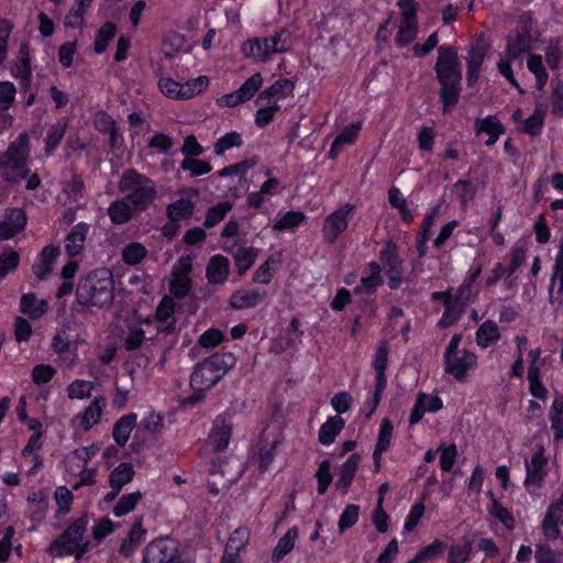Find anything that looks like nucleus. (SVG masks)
<instances>
[{"mask_svg":"<svg viewBox=\"0 0 563 563\" xmlns=\"http://www.w3.org/2000/svg\"><path fill=\"white\" fill-rule=\"evenodd\" d=\"M55 500L58 507V514L67 515L70 511L74 495L66 486H58L54 493Z\"/></svg>","mask_w":563,"mask_h":563,"instance_id":"obj_55","label":"nucleus"},{"mask_svg":"<svg viewBox=\"0 0 563 563\" xmlns=\"http://www.w3.org/2000/svg\"><path fill=\"white\" fill-rule=\"evenodd\" d=\"M360 518V506L355 504H349L340 515L338 521V529L341 533L345 532L350 528L356 525Z\"/></svg>","mask_w":563,"mask_h":563,"instance_id":"obj_44","label":"nucleus"},{"mask_svg":"<svg viewBox=\"0 0 563 563\" xmlns=\"http://www.w3.org/2000/svg\"><path fill=\"white\" fill-rule=\"evenodd\" d=\"M128 202V200H117L110 205L108 213L112 222L122 224L132 218V209Z\"/></svg>","mask_w":563,"mask_h":563,"instance_id":"obj_40","label":"nucleus"},{"mask_svg":"<svg viewBox=\"0 0 563 563\" xmlns=\"http://www.w3.org/2000/svg\"><path fill=\"white\" fill-rule=\"evenodd\" d=\"M107 401L103 396L95 397V399L74 418V423H78L84 431L91 430L101 421Z\"/></svg>","mask_w":563,"mask_h":563,"instance_id":"obj_15","label":"nucleus"},{"mask_svg":"<svg viewBox=\"0 0 563 563\" xmlns=\"http://www.w3.org/2000/svg\"><path fill=\"white\" fill-rule=\"evenodd\" d=\"M84 189L85 183L77 173H74L71 179L65 183L63 187V191L70 201H78L84 195Z\"/></svg>","mask_w":563,"mask_h":563,"instance_id":"obj_50","label":"nucleus"},{"mask_svg":"<svg viewBox=\"0 0 563 563\" xmlns=\"http://www.w3.org/2000/svg\"><path fill=\"white\" fill-rule=\"evenodd\" d=\"M531 45V35L528 27L522 26L516 31V34L507 37L506 56L509 60L518 58L521 54L528 52Z\"/></svg>","mask_w":563,"mask_h":563,"instance_id":"obj_20","label":"nucleus"},{"mask_svg":"<svg viewBox=\"0 0 563 563\" xmlns=\"http://www.w3.org/2000/svg\"><path fill=\"white\" fill-rule=\"evenodd\" d=\"M316 479L318 495L322 496L328 492L329 486L333 481L331 463L329 460H323L319 463L318 470L316 472Z\"/></svg>","mask_w":563,"mask_h":563,"instance_id":"obj_39","label":"nucleus"},{"mask_svg":"<svg viewBox=\"0 0 563 563\" xmlns=\"http://www.w3.org/2000/svg\"><path fill=\"white\" fill-rule=\"evenodd\" d=\"M500 340V332L497 323L493 320H485L476 330V344L485 350Z\"/></svg>","mask_w":563,"mask_h":563,"instance_id":"obj_28","label":"nucleus"},{"mask_svg":"<svg viewBox=\"0 0 563 563\" xmlns=\"http://www.w3.org/2000/svg\"><path fill=\"white\" fill-rule=\"evenodd\" d=\"M472 542L451 545L446 563H466L471 560Z\"/></svg>","mask_w":563,"mask_h":563,"instance_id":"obj_48","label":"nucleus"},{"mask_svg":"<svg viewBox=\"0 0 563 563\" xmlns=\"http://www.w3.org/2000/svg\"><path fill=\"white\" fill-rule=\"evenodd\" d=\"M191 289V280L185 275L175 276L169 283L170 294L178 298H185Z\"/></svg>","mask_w":563,"mask_h":563,"instance_id":"obj_57","label":"nucleus"},{"mask_svg":"<svg viewBox=\"0 0 563 563\" xmlns=\"http://www.w3.org/2000/svg\"><path fill=\"white\" fill-rule=\"evenodd\" d=\"M88 518L86 515L70 522L67 528L59 534L49 545V553H54L60 549H65L78 541H84L87 531Z\"/></svg>","mask_w":563,"mask_h":563,"instance_id":"obj_11","label":"nucleus"},{"mask_svg":"<svg viewBox=\"0 0 563 563\" xmlns=\"http://www.w3.org/2000/svg\"><path fill=\"white\" fill-rule=\"evenodd\" d=\"M398 249H380V261L384 264L387 285L391 290H397L404 283L402 263L398 257Z\"/></svg>","mask_w":563,"mask_h":563,"instance_id":"obj_12","label":"nucleus"},{"mask_svg":"<svg viewBox=\"0 0 563 563\" xmlns=\"http://www.w3.org/2000/svg\"><path fill=\"white\" fill-rule=\"evenodd\" d=\"M353 208V205L346 203L325 219L323 234L327 243H333L338 235L347 228V218L352 213Z\"/></svg>","mask_w":563,"mask_h":563,"instance_id":"obj_14","label":"nucleus"},{"mask_svg":"<svg viewBox=\"0 0 563 563\" xmlns=\"http://www.w3.org/2000/svg\"><path fill=\"white\" fill-rule=\"evenodd\" d=\"M282 443L280 438H274L272 441H268L267 435L263 432L261 433L255 452L253 454V459L257 463V471L261 475L265 474L272 463L274 462L277 455V449Z\"/></svg>","mask_w":563,"mask_h":563,"instance_id":"obj_13","label":"nucleus"},{"mask_svg":"<svg viewBox=\"0 0 563 563\" xmlns=\"http://www.w3.org/2000/svg\"><path fill=\"white\" fill-rule=\"evenodd\" d=\"M438 451L440 453V468L443 472L452 471L459 456L456 444L454 442L449 445L441 443Z\"/></svg>","mask_w":563,"mask_h":563,"instance_id":"obj_41","label":"nucleus"},{"mask_svg":"<svg viewBox=\"0 0 563 563\" xmlns=\"http://www.w3.org/2000/svg\"><path fill=\"white\" fill-rule=\"evenodd\" d=\"M394 434V424L388 418H384L379 424L378 437L375 446L378 450H388Z\"/></svg>","mask_w":563,"mask_h":563,"instance_id":"obj_52","label":"nucleus"},{"mask_svg":"<svg viewBox=\"0 0 563 563\" xmlns=\"http://www.w3.org/2000/svg\"><path fill=\"white\" fill-rule=\"evenodd\" d=\"M145 340V332L139 325H129L128 333L124 339V347L128 351L139 350Z\"/></svg>","mask_w":563,"mask_h":563,"instance_id":"obj_54","label":"nucleus"},{"mask_svg":"<svg viewBox=\"0 0 563 563\" xmlns=\"http://www.w3.org/2000/svg\"><path fill=\"white\" fill-rule=\"evenodd\" d=\"M388 354H389V345L387 341L382 340L378 342L374 360H373V368L375 372H386L387 363H388Z\"/></svg>","mask_w":563,"mask_h":563,"instance_id":"obj_58","label":"nucleus"},{"mask_svg":"<svg viewBox=\"0 0 563 563\" xmlns=\"http://www.w3.org/2000/svg\"><path fill=\"white\" fill-rule=\"evenodd\" d=\"M263 84V77L260 73L252 75L242 86L238 89L242 99L250 100L261 88Z\"/></svg>","mask_w":563,"mask_h":563,"instance_id":"obj_62","label":"nucleus"},{"mask_svg":"<svg viewBox=\"0 0 563 563\" xmlns=\"http://www.w3.org/2000/svg\"><path fill=\"white\" fill-rule=\"evenodd\" d=\"M360 463L361 455L358 453H353L340 466L339 478L335 483V486L341 493H347L350 486L354 481Z\"/></svg>","mask_w":563,"mask_h":563,"instance_id":"obj_22","label":"nucleus"},{"mask_svg":"<svg viewBox=\"0 0 563 563\" xmlns=\"http://www.w3.org/2000/svg\"><path fill=\"white\" fill-rule=\"evenodd\" d=\"M492 503L488 507V514L500 522L507 530H514L516 520L512 512L503 506V504L495 497L492 490L488 492Z\"/></svg>","mask_w":563,"mask_h":563,"instance_id":"obj_29","label":"nucleus"},{"mask_svg":"<svg viewBox=\"0 0 563 563\" xmlns=\"http://www.w3.org/2000/svg\"><path fill=\"white\" fill-rule=\"evenodd\" d=\"M180 167L184 170H189L192 177L208 174L212 169L208 162L196 158H185L180 163Z\"/></svg>","mask_w":563,"mask_h":563,"instance_id":"obj_64","label":"nucleus"},{"mask_svg":"<svg viewBox=\"0 0 563 563\" xmlns=\"http://www.w3.org/2000/svg\"><path fill=\"white\" fill-rule=\"evenodd\" d=\"M117 32V26L112 22H106L102 24V26L98 30L96 40L93 43V49L97 54H102L106 52L109 42L114 37Z\"/></svg>","mask_w":563,"mask_h":563,"instance_id":"obj_37","label":"nucleus"},{"mask_svg":"<svg viewBox=\"0 0 563 563\" xmlns=\"http://www.w3.org/2000/svg\"><path fill=\"white\" fill-rule=\"evenodd\" d=\"M549 419L554 439L558 441L563 438V396L556 397L550 408Z\"/></svg>","mask_w":563,"mask_h":563,"instance_id":"obj_33","label":"nucleus"},{"mask_svg":"<svg viewBox=\"0 0 563 563\" xmlns=\"http://www.w3.org/2000/svg\"><path fill=\"white\" fill-rule=\"evenodd\" d=\"M291 49V34L283 27L272 36L253 37L245 41L241 52L246 58H254L260 62H267L275 54H283Z\"/></svg>","mask_w":563,"mask_h":563,"instance_id":"obj_6","label":"nucleus"},{"mask_svg":"<svg viewBox=\"0 0 563 563\" xmlns=\"http://www.w3.org/2000/svg\"><path fill=\"white\" fill-rule=\"evenodd\" d=\"M306 219L301 211H288L280 217L274 224V230L292 229Z\"/></svg>","mask_w":563,"mask_h":563,"instance_id":"obj_59","label":"nucleus"},{"mask_svg":"<svg viewBox=\"0 0 563 563\" xmlns=\"http://www.w3.org/2000/svg\"><path fill=\"white\" fill-rule=\"evenodd\" d=\"M141 499L142 493L140 490L122 495L112 509L113 516L115 518L124 517L135 509Z\"/></svg>","mask_w":563,"mask_h":563,"instance_id":"obj_34","label":"nucleus"},{"mask_svg":"<svg viewBox=\"0 0 563 563\" xmlns=\"http://www.w3.org/2000/svg\"><path fill=\"white\" fill-rule=\"evenodd\" d=\"M20 310L32 320H38L48 311V303L45 299H37L35 294H23L20 299Z\"/></svg>","mask_w":563,"mask_h":563,"instance_id":"obj_25","label":"nucleus"},{"mask_svg":"<svg viewBox=\"0 0 563 563\" xmlns=\"http://www.w3.org/2000/svg\"><path fill=\"white\" fill-rule=\"evenodd\" d=\"M528 69L536 76L538 90H542L548 82V71L542 63V57L537 54H531L527 60Z\"/></svg>","mask_w":563,"mask_h":563,"instance_id":"obj_36","label":"nucleus"},{"mask_svg":"<svg viewBox=\"0 0 563 563\" xmlns=\"http://www.w3.org/2000/svg\"><path fill=\"white\" fill-rule=\"evenodd\" d=\"M236 364V357L231 352H216L198 362L190 376V387L210 390Z\"/></svg>","mask_w":563,"mask_h":563,"instance_id":"obj_3","label":"nucleus"},{"mask_svg":"<svg viewBox=\"0 0 563 563\" xmlns=\"http://www.w3.org/2000/svg\"><path fill=\"white\" fill-rule=\"evenodd\" d=\"M279 260H275L273 256L268 257L254 273L253 280L256 284L267 285L274 277L272 264H277Z\"/></svg>","mask_w":563,"mask_h":563,"instance_id":"obj_61","label":"nucleus"},{"mask_svg":"<svg viewBox=\"0 0 563 563\" xmlns=\"http://www.w3.org/2000/svg\"><path fill=\"white\" fill-rule=\"evenodd\" d=\"M134 475L135 471L133 464L130 462H122L110 473L109 485H115L119 488H123V486L133 481Z\"/></svg>","mask_w":563,"mask_h":563,"instance_id":"obj_32","label":"nucleus"},{"mask_svg":"<svg viewBox=\"0 0 563 563\" xmlns=\"http://www.w3.org/2000/svg\"><path fill=\"white\" fill-rule=\"evenodd\" d=\"M118 188L121 192H128L125 199L139 211L147 209L157 194L155 184L135 169L122 173Z\"/></svg>","mask_w":563,"mask_h":563,"instance_id":"obj_5","label":"nucleus"},{"mask_svg":"<svg viewBox=\"0 0 563 563\" xmlns=\"http://www.w3.org/2000/svg\"><path fill=\"white\" fill-rule=\"evenodd\" d=\"M260 249H236L234 267L239 276L244 275L254 264Z\"/></svg>","mask_w":563,"mask_h":563,"instance_id":"obj_35","label":"nucleus"},{"mask_svg":"<svg viewBox=\"0 0 563 563\" xmlns=\"http://www.w3.org/2000/svg\"><path fill=\"white\" fill-rule=\"evenodd\" d=\"M29 134L22 132L9 144L4 152H0V177L8 184H18L26 178L30 169L27 161L30 157Z\"/></svg>","mask_w":563,"mask_h":563,"instance_id":"obj_4","label":"nucleus"},{"mask_svg":"<svg viewBox=\"0 0 563 563\" xmlns=\"http://www.w3.org/2000/svg\"><path fill=\"white\" fill-rule=\"evenodd\" d=\"M59 255L60 249H42L41 254L32 265L33 274L37 279H47Z\"/></svg>","mask_w":563,"mask_h":563,"instance_id":"obj_21","label":"nucleus"},{"mask_svg":"<svg viewBox=\"0 0 563 563\" xmlns=\"http://www.w3.org/2000/svg\"><path fill=\"white\" fill-rule=\"evenodd\" d=\"M369 275L364 276L360 280V285L354 287L355 295L367 294L373 295L377 288L383 285L382 268L378 263L371 262L368 264Z\"/></svg>","mask_w":563,"mask_h":563,"instance_id":"obj_27","label":"nucleus"},{"mask_svg":"<svg viewBox=\"0 0 563 563\" xmlns=\"http://www.w3.org/2000/svg\"><path fill=\"white\" fill-rule=\"evenodd\" d=\"M93 384L85 379H75L67 387L68 397L70 399H88L91 396Z\"/></svg>","mask_w":563,"mask_h":563,"instance_id":"obj_47","label":"nucleus"},{"mask_svg":"<svg viewBox=\"0 0 563 563\" xmlns=\"http://www.w3.org/2000/svg\"><path fill=\"white\" fill-rule=\"evenodd\" d=\"M224 338L225 336L220 329L210 328L199 336L198 343L205 349H212L221 344L224 341Z\"/></svg>","mask_w":563,"mask_h":563,"instance_id":"obj_63","label":"nucleus"},{"mask_svg":"<svg viewBox=\"0 0 563 563\" xmlns=\"http://www.w3.org/2000/svg\"><path fill=\"white\" fill-rule=\"evenodd\" d=\"M232 437V426L224 422V420L218 416L214 421L212 429L208 437V444L216 452L224 451Z\"/></svg>","mask_w":563,"mask_h":563,"instance_id":"obj_17","label":"nucleus"},{"mask_svg":"<svg viewBox=\"0 0 563 563\" xmlns=\"http://www.w3.org/2000/svg\"><path fill=\"white\" fill-rule=\"evenodd\" d=\"M230 262L223 255H213L207 265L206 277L210 284H223L228 279Z\"/></svg>","mask_w":563,"mask_h":563,"instance_id":"obj_26","label":"nucleus"},{"mask_svg":"<svg viewBox=\"0 0 563 563\" xmlns=\"http://www.w3.org/2000/svg\"><path fill=\"white\" fill-rule=\"evenodd\" d=\"M260 109L256 111L255 114V123L258 126H266L269 124L276 112L280 110V107L277 103H271L268 101H264V104H258Z\"/></svg>","mask_w":563,"mask_h":563,"instance_id":"obj_53","label":"nucleus"},{"mask_svg":"<svg viewBox=\"0 0 563 563\" xmlns=\"http://www.w3.org/2000/svg\"><path fill=\"white\" fill-rule=\"evenodd\" d=\"M295 89V82L290 79L283 78L276 80L271 87L263 90L256 99V104H264V101L277 103L278 100L291 95Z\"/></svg>","mask_w":563,"mask_h":563,"instance_id":"obj_19","label":"nucleus"},{"mask_svg":"<svg viewBox=\"0 0 563 563\" xmlns=\"http://www.w3.org/2000/svg\"><path fill=\"white\" fill-rule=\"evenodd\" d=\"M67 123L58 121L49 128L45 139V152L51 154L63 140L66 132Z\"/></svg>","mask_w":563,"mask_h":563,"instance_id":"obj_42","label":"nucleus"},{"mask_svg":"<svg viewBox=\"0 0 563 563\" xmlns=\"http://www.w3.org/2000/svg\"><path fill=\"white\" fill-rule=\"evenodd\" d=\"M267 296L265 290L254 289H239L235 290L230 299L229 305L235 310H245L255 308L261 305Z\"/></svg>","mask_w":563,"mask_h":563,"instance_id":"obj_16","label":"nucleus"},{"mask_svg":"<svg viewBox=\"0 0 563 563\" xmlns=\"http://www.w3.org/2000/svg\"><path fill=\"white\" fill-rule=\"evenodd\" d=\"M195 209V202L189 198H180L170 205L166 209L167 217L169 220L179 221L189 219Z\"/></svg>","mask_w":563,"mask_h":563,"instance_id":"obj_31","label":"nucleus"},{"mask_svg":"<svg viewBox=\"0 0 563 563\" xmlns=\"http://www.w3.org/2000/svg\"><path fill=\"white\" fill-rule=\"evenodd\" d=\"M561 516L560 514H552L547 511L543 520H542V532L543 534L551 540H555L560 537L561 531L559 528Z\"/></svg>","mask_w":563,"mask_h":563,"instance_id":"obj_51","label":"nucleus"},{"mask_svg":"<svg viewBox=\"0 0 563 563\" xmlns=\"http://www.w3.org/2000/svg\"><path fill=\"white\" fill-rule=\"evenodd\" d=\"M142 563H185L180 542L170 536H159L143 549Z\"/></svg>","mask_w":563,"mask_h":563,"instance_id":"obj_7","label":"nucleus"},{"mask_svg":"<svg viewBox=\"0 0 563 563\" xmlns=\"http://www.w3.org/2000/svg\"><path fill=\"white\" fill-rule=\"evenodd\" d=\"M543 124L544 111L537 107L533 114H531L527 120L523 121V125L520 129V131L531 136H537L541 133Z\"/></svg>","mask_w":563,"mask_h":563,"instance_id":"obj_46","label":"nucleus"},{"mask_svg":"<svg viewBox=\"0 0 563 563\" xmlns=\"http://www.w3.org/2000/svg\"><path fill=\"white\" fill-rule=\"evenodd\" d=\"M26 224V216L20 208H13L7 211L5 219L0 223V240L13 238L22 231Z\"/></svg>","mask_w":563,"mask_h":563,"instance_id":"obj_18","label":"nucleus"},{"mask_svg":"<svg viewBox=\"0 0 563 563\" xmlns=\"http://www.w3.org/2000/svg\"><path fill=\"white\" fill-rule=\"evenodd\" d=\"M444 372L452 375L457 382H464L471 368L476 366L477 356L475 353L462 349L461 352L451 355H443Z\"/></svg>","mask_w":563,"mask_h":563,"instance_id":"obj_8","label":"nucleus"},{"mask_svg":"<svg viewBox=\"0 0 563 563\" xmlns=\"http://www.w3.org/2000/svg\"><path fill=\"white\" fill-rule=\"evenodd\" d=\"M114 299V280L109 268H96L79 277L73 311L84 313L87 309L110 307Z\"/></svg>","mask_w":563,"mask_h":563,"instance_id":"obj_1","label":"nucleus"},{"mask_svg":"<svg viewBox=\"0 0 563 563\" xmlns=\"http://www.w3.org/2000/svg\"><path fill=\"white\" fill-rule=\"evenodd\" d=\"M548 457L544 454V449L540 446L532 453L531 460L525 462L526 478L523 482L525 487L528 489L531 485L541 487L548 475Z\"/></svg>","mask_w":563,"mask_h":563,"instance_id":"obj_10","label":"nucleus"},{"mask_svg":"<svg viewBox=\"0 0 563 563\" xmlns=\"http://www.w3.org/2000/svg\"><path fill=\"white\" fill-rule=\"evenodd\" d=\"M548 66L552 70L560 69L563 65V52L559 40L551 41L544 55Z\"/></svg>","mask_w":563,"mask_h":563,"instance_id":"obj_49","label":"nucleus"},{"mask_svg":"<svg viewBox=\"0 0 563 563\" xmlns=\"http://www.w3.org/2000/svg\"><path fill=\"white\" fill-rule=\"evenodd\" d=\"M57 374L56 368L51 364H36L31 371V378L36 386L48 384Z\"/></svg>","mask_w":563,"mask_h":563,"instance_id":"obj_43","label":"nucleus"},{"mask_svg":"<svg viewBox=\"0 0 563 563\" xmlns=\"http://www.w3.org/2000/svg\"><path fill=\"white\" fill-rule=\"evenodd\" d=\"M345 421L341 416H330L320 426L318 441L324 446L333 444L338 435L343 431Z\"/></svg>","mask_w":563,"mask_h":563,"instance_id":"obj_23","label":"nucleus"},{"mask_svg":"<svg viewBox=\"0 0 563 563\" xmlns=\"http://www.w3.org/2000/svg\"><path fill=\"white\" fill-rule=\"evenodd\" d=\"M465 310L466 309L462 307V305L460 303L456 305L453 302L446 306L442 313V317L438 321V327L440 329H446L455 325L465 313Z\"/></svg>","mask_w":563,"mask_h":563,"instance_id":"obj_38","label":"nucleus"},{"mask_svg":"<svg viewBox=\"0 0 563 563\" xmlns=\"http://www.w3.org/2000/svg\"><path fill=\"white\" fill-rule=\"evenodd\" d=\"M489 48L490 42L485 37L484 34L478 35L475 42L471 45L468 49V56L466 58L468 86H473L477 81L479 77V70Z\"/></svg>","mask_w":563,"mask_h":563,"instance_id":"obj_9","label":"nucleus"},{"mask_svg":"<svg viewBox=\"0 0 563 563\" xmlns=\"http://www.w3.org/2000/svg\"><path fill=\"white\" fill-rule=\"evenodd\" d=\"M137 423V413L130 412L120 417L113 424L112 438L117 445L124 446Z\"/></svg>","mask_w":563,"mask_h":563,"instance_id":"obj_24","label":"nucleus"},{"mask_svg":"<svg viewBox=\"0 0 563 563\" xmlns=\"http://www.w3.org/2000/svg\"><path fill=\"white\" fill-rule=\"evenodd\" d=\"M242 145V136L238 132H230L225 135L221 136L214 143V153L217 155H222L227 150L232 147H240Z\"/></svg>","mask_w":563,"mask_h":563,"instance_id":"obj_56","label":"nucleus"},{"mask_svg":"<svg viewBox=\"0 0 563 563\" xmlns=\"http://www.w3.org/2000/svg\"><path fill=\"white\" fill-rule=\"evenodd\" d=\"M298 538V529L292 527L286 531V533L279 538L276 547L272 552V560L274 562L282 561L287 554H289L295 548L296 540Z\"/></svg>","mask_w":563,"mask_h":563,"instance_id":"obj_30","label":"nucleus"},{"mask_svg":"<svg viewBox=\"0 0 563 563\" xmlns=\"http://www.w3.org/2000/svg\"><path fill=\"white\" fill-rule=\"evenodd\" d=\"M208 85L209 78L207 76H199L195 79L188 80L186 84L183 85V99H189L196 95H199L205 89H207Z\"/></svg>","mask_w":563,"mask_h":563,"instance_id":"obj_60","label":"nucleus"},{"mask_svg":"<svg viewBox=\"0 0 563 563\" xmlns=\"http://www.w3.org/2000/svg\"><path fill=\"white\" fill-rule=\"evenodd\" d=\"M434 70L440 82L439 97L443 103L442 110L448 113L457 104L462 91V69L453 46L441 45L438 48Z\"/></svg>","mask_w":563,"mask_h":563,"instance_id":"obj_2","label":"nucleus"},{"mask_svg":"<svg viewBox=\"0 0 563 563\" xmlns=\"http://www.w3.org/2000/svg\"><path fill=\"white\" fill-rule=\"evenodd\" d=\"M418 34V22H404L400 21L399 30L396 35L395 42L398 46H407L411 44Z\"/></svg>","mask_w":563,"mask_h":563,"instance_id":"obj_45","label":"nucleus"}]
</instances>
